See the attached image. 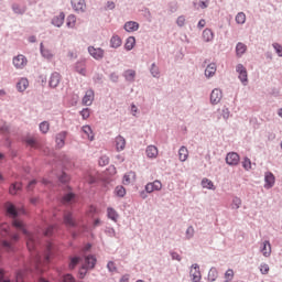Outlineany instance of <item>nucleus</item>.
<instances>
[{
    "label": "nucleus",
    "mask_w": 282,
    "mask_h": 282,
    "mask_svg": "<svg viewBox=\"0 0 282 282\" xmlns=\"http://www.w3.org/2000/svg\"><path fill=\"white\" fill-rule=\"evenodd\" d=\"M7 209V215L9 218H12V227L15 228L18 231H22L24 236H26V248L30 251L36 249L37 246V236L31 234L25 229V224L21 220L19 215H23L25 212L22 208H17L12 203H7L4 205Z\"/></svg>",
    "instance_id": "1"
},
{
    "label": "nucleus",
    "mask_w": 282,
    "mask_h": 282,
    "mask_svg": "<svg viewBox=\"0 0 282 282\" xmlns=\"http://www.w3.org/2000/svg\"><path fill=\"white\" fill-rule=\"evenodd\" d=\"M12 65L13 67H15L17 69H23L26 67L28 65V59L24 55L19 54L17 56H13L12 59Z\"/></svg>",
    "instance_id": "2"
},
{
    "label": "nucleus",
    "mask_w": 282,
    "mask_h": 282,
    "mask_svg": "<svg viewBox=\"0 0 282 282\" xmlns=\"http://www.w3.org/2000/svg\"><path fill=\"white\" fill-rule=\"evenodd\" d=\"M162 188H163V184L159 180L145 184V193H148V194H152L154 192H160V191H162Z\"/></svg>",
    "instance_id": "3"
},
{
    "label": "nucleus",
    "mask_w": 282,
    "mask_h": 282,
    "mask_svg": "<svg viewBox=\"0 0 282 282\" xmlns=\"http://www.w3.org/2000/svg\"><path fill=\"white\" fill-rule=\"evenodd\" d=\"M88 54L96 61H101L105 57V50L95 46H88Z\"/></svg>",
    "instance_id": "4"
},
{
    "label": "nucleus",
    "mask_w": 282,
    "mask_h": 282,
    "mask_svg": "<svg viewBox=\"0 0 282 282\" xmlns=\"http://www.w3.org/2000/svg\"><path fill=\"white\" fill-rule=\"evenodd\" d=\"M19 241V235H13L11 237V241H8V240H3L1 242V247L7 250V252H12L14 251V242H18Z\"/></svg>",
    "instance_id": "5"
},
{
    "label": "nucleus",
    "mask_w": 282,
    "mask_h": 282,
    "mask_svg": "<svg viewBox=\"0 0 282 282\" xmlns=\"http://www.w3.org/2000/svg\"><path fill=\"white\" fill-rule=\"evenodd\" d=\"M236 72H237V74H239L240 83H242L243 86H246L248 83V73H247L246 67H243L242 64H237Z\"/></svg>",
    "instance_id": "6"
},
{
    "label": "nucleus",
    "mask_w": 282,
    "mask_h": 282,
    "mask_svg": "<svg viewBox=\"0 0 282 282\" xmlns=\"http://www.w3.org/2000/svg\"><path fill=\"white\" fill-rule=\"evenodd\" d=\"M189 275H191L192 282H200L202 273L198 264H192Z\"/></svg>",
    "instance_id": "7"
},
{
    "label": "nucleus",
    "mask_w": 282,
    "mask_h": 282,
    "mask_svg": "<svg viewBox=\"0 0 282 282\" xmlns=\"http://www.w3.org/2000/svg\"><path fill=\"white\" fill-rule=\"evenodd\" d=\"M240 156L237 152H230L227 154V158L225 159V161L227 162V164L229 166H237L240 162Z\"/></svg>",
    "instance_id": "8"
},
{
    "label": "nucleus",
    "mask_w": 282,
    "mask_h": 282,
    "mask_svg": "<svg viewBox=\"0 0 282 282\" xmlns=\"http://www.w3.org/2000/svg\"><path fill=\"white\" fill-rule=\"evenodd\" d=\"M95 99V93L94 90H87L85 91L84 98H82V105L89 107L91 104H94Z\"/></svg>",
    "instance_id": "9"
},
{
    "label": "nucleus",
    "mask_w": 282,
    "mask_h": 282,
    "mask_svg": "<svg viewBox=\"0 0 282 282\" xmlns=\"http://www.w3.org/2000/svg\"><path fill=\"white\" fill-rule=\"evenodd\" d=\"M135 180H137L135 172H127L126 175H123L122 184L126 186H129L135 183Z\"/></svg>",
    "instance_id": "10"
},
{
    "label": "nucleus",
    "mask_w": 282,
    "mask_h": 282,
    "mask_svg": "<svg viewBox=\"0 0 282 282\" xmlns=\"http://www.w3.org/2000/svg\"><path fill=\"white\" fill-rule=\"evenodd\" d=\"M221 99H223V91H220V89H214L210 93V104L217 105L220 102Z\"/></svg>",
    "instance_id": "11"
},
{
    "label": "nucleus",
    "mask_w": 282,
    "mask_h": 282,
    "mask_svg": "<svg viewBox=\"0 0 282 282\" xmlns=\"http://www.w3.org/2000/svg\"><path fill=\"white\" fill-rule=\"evenodd\" d=\"M95 265H96L95 256H87V257H85V262L82 265V268L88 269V270H94Z\"/></svg>",
    "instance_id": "12"
},
{
    "label": "nucleus",
    "mask_w": 282,
    "mask_h": 282,
    "mask_svg": "<svg viewBox=\"0 0 282 282\" xmlns=\"http://www.w3.org/2000/svg\"><path fill=\"white\" fill-rule=\"evenodd\" d=\"M61 79L62 77L59 73L51 74L50 82H48L50 87L56 88L57 86H59Z\"/></svg>",
    "instance_id": "13"
},
{
    "label": "nucleus",
    "mask_w": 282,
    "mask_h": 282,
    "mask_svg": "<svg viewBox=\"0 0 282 282\" xmlns=\"http://www.w3.org/2000/svg\"><path fill=\"white\" fill-rule=\"evenodd\" d=\"M260 252L263 257L269 258L272 254V245L268 240L263 241Z\"/></svg>",
    "instance_id": "14"
},
{
    "label": "nucleus",
    "mask_w": 282,
    "mask_h": 282,
    "mask_svg": "<svg viewBox=\"0 0 282 282\" xmlns=\"http://www.w3.org/2000/svg\"><path fill=\"white\" fill-rule=\"evenodd\" d=\"M72 8L75 9L77 12H83L86 8L85 0H72Z\"/></svg>",
    "instance_id": "15"
},
{
    "label": "nucleus",
    "mask_w": 282,
    "mask_h": 282,
    "mask_svg": "<svg viewBox=\"0 0 282 282\" xmlns=\"http://www.w3.org/2000/svg\"><path fill=\"white\" fill-rule=\"evenodd\" d=\"M82 137H84V139L94 141V132L91 131L90 126L82 127Z\"/></svg>",
    "instance_id": "16"
},
{
    "label": "nucleus",
    "mask_w": 282,
    "mask_h": 282,
    "mask_svg": "<svg viewBox=\"0 0 282 282\" xmlns=\"http://www.w3.org/2000/svg\"><path fill=\"white\" fill-rule=\"evenodd\" d=\"M145 155H148V159H156L159 155V149L155 145H149L145 149Z\"/></svg>",
    "instance_id": "17"
},
{
    "label": "nucleus",
    "mask_w": 282,
    "mask_h": 282,
    "mask_svg": "<svg viewBox=\"0 0 282 282\" xmlns=\"http://www.w3.org/2000/svg\"><path fill=\"white\" fill-rule=\"evenodd\" d=\"M115 147L117 148L118 152L124 151L126 148V140L121 135H118L115 139Z\"/></svg>",
    "instance_id": "18"
},
{
    "label": "nucleus",
    "mask_w": 282,
    "mask_h": 282,
    "mask_svg": "<svg viewBox=\"0 0 282 282\" xmlns=\"http://www.w3.org/2000/svg\"><path fill=\"white\" fill-rule=\"evenodd\" d=\"M274 186V175L272 172H265V185L267 189L272 188Z\"/></svg>",
    "instance_id": "19"
},
{
    "label": "nucleus",
    "mask_w": 282,
    "mask_h": 282,
    "mask_svg": "<svg viewBox=\"0 0 282 282\" xmlns=\"http://www.w3.org/2000/svg\"><path fill=\"white\" fill-rule=\"evenodd\" d=\"M64 224H65V226H68V227H75L76 226V223L73 219V214L72 213L66 212L64 214Z\"/></svg>",
    "instance_id": "20"
},
{
    "label": "nucleus",
    "mask_w": 282,
    "mask_h": 282,
    "mask_svg": "<svg viewBox=\"0 0 282 282\" xmlns=\"http://www.w3.org/2000/svg\"><path fill=\"white\" fill-rule=\"evenodd\" d=\"M188 155H189V152H188V149L186 147L180 148V150H178V160H180V162H186V160H188Z\"/></svg>",
    "instance_id": "21"
},
{
    "label": "nucleus",
    "mask_w": 282,
    "mask_h": 282,
    "mask_svg": "<svg viewBox=\"0 0 282 282\" xmlns=\"http://www.w3.org/2000/svg\"><path fill=\"white\" fill-rule=\"evenodd\" d=\"M64 20H65V14L64 12L58 13V15L53 18V25L61 28L64 24Z\"/></svg>",
    "instance_id": "22"
},
{
    "label": "nucleus",
    "mask_w": 282,
    "mask_h": 282,
    "mask_svg": "<svg viewBox=\"0 0 282 282\" xmlns=\"http://www.w3.org/2000/svg\"><path fill=\"white\" fill-rule=\"evenodd\" d=\"M139 29V24L137 22H127L126 24H123V30H126V32H137Z\"/></svg>",
    "instance_id": "23"
},
{
    "label": "nucleus",
    "mask_w": 282,
    "mask_h": 282,
    "mask_svg": "<svg viewBox=\"0 0 282 282\" xmlns=\"http://www.w3.org/2000/svg\"><path fill=\"white\" fill-rule=\"evenodd\" d=\"M22 189V183H12L11 186H9V194L12 196L17 195L19 191Z\"/></svg>",
    "instance_id": "24"
},
{
    "label": "nucleus",
    "mask_w": 282,
    "mask_h": 282,
    "mask_svg": "<svg viewBox=\"0 0 282 282\" xmlns=\"http://www.w3.org/2000/svg\"><path fill=\"white\" fill-rule=\"evenodd\" d=\"M217 70L216 64H208V67H206L205 69V76L207 78H212L213 76H215Z\"/></svg>",
    "instance_id": "25"
},
{
    "label": "nucleus",
    "mask_w": 282,
    "mask_h": 282,
    "mask_svg": "<svg viewBox=\"0 0 282 282\" xmlns=\"http://www.w3.org/2000/svg\"><path fill=\"white\" fill-rule=\"evenodd\" d=\"M122 44V40L120 36L118 35H113L111 36V40H110V47L111 48H119Z\"/></svg>",
    "instance_id": "26"
},
{
    "label": "nucleus",
    "mask_w": 282,
    "mask_h": 282,
    "mask_svg": "<svg viewBox=\"0 0 282 282\" xmlns=\"http://www.w3.org/2000/svg\"><path fill=\"white\" fill-rule=\"evenodd\" d=\"M214 39H215V34L213 33L212 30L206 29L205 31H203V41H205L206 43H209Z\"/></svg>",
    "instance_id": "27"
},
{
    "label": "nucleus",
    "mask_w": 282,
    "mask_h": 282,
    "mask_svg": "<svg viewBox=\"0 0 282 282\" xmlns=\"http://www.w3.org/2000/svg\"><path fill=\"white\" fill-rule=\"evenodd\" d=\"M107 217L109 219H111V221L117 223L119 215H118L117 210H115L112 207H108L107 208Z\"/></svg>",
    "instance_id": "28"
},
{
    "label": "nucleus",
    "mask_w": 282,
    "mask_h": 282,
    "mask_svg": "<svg viewBox=\"0 0 282 282\" xmlns=\"http://www.w3.org/2000/svg\"><path fill=\"white\" fill-rule=\"evenodd\" d=\"M28 86H29V83H28V79L26 78H22L20 79L19 83H17V89L20 91V93H23L28 89Z\"/></svg>",
    "instance_id": "29"
},
{
    "label": "nucleus",
    "mask_w": 282,
    "mask_h": 282,
    "mask_svg": "<svg viewBox=\"0 0 282 282\" xmlns=\"http://www.w3.org/2000/svg\"><path fill=\"white\" fill-rule=\"evenodd\" d=\"M40 53L42 54L43 57L45 58H53V53L48 48H44V44L40 43Z\"/></svg>",
    "instance_id": "30"
},
{
    "label": "nucleus",
    "mask_w": 282,
    "mask_h": 282,
    "mask_svg": "<svg viewBox=\"0 0 282 282\" xmlns=\"http://www.w3.org/2000/svg\"><path fill=\"white\" fill-rule=\"evenodd\" d=\"M135 46V37L134 36H130L127 37L126 44L123 45V47L127 51H132V48Z\"/></svg>",
    "instance_id": "31"
},
{
    "label": "nucleus",
    "mask_w": 282,
    "mask_h": 282,
    "mask_svg": "<svg viewBox=\"0 0 282 282\" xmlns=\"http://www.w3.org/2000/svg\"><path fill=\"white\" fill-rule=\"evenodd\" d=\"M65 138H67V134L65 132H61L56 137V144L58 148H63L65 145Z\"/></svg>",
    "instance_id": "32"
},
{
    "label": "nucleus",
    "mask_w": 282,
    "mask_h": 282,
    "mask_svg": "<svg viewBox=\"0 0 282 282\" xmlns=\"http://www.w3.org/2000/svg\"><path fill=\"white\" fill-rule=\"evenodd\" d=\"M66 26H68V29H75V26H76V15L69 14L66 18Z\"/></svg>",
    "instance_id": "33"
},
{
    "label": "nucleus",
    "mask_w": 282,
    "mask_h": 282,
    "mask_svg": "<svg viewBox=\"0 0 282 282\" xmlns=\"http://www.w3.org/2000/svg\"><path fill=\"white\" fill-rule=\"evenodd\" d=\"M247 46L243 43H237L236 46V54L237 56L241 57L243 54H246Z\"/></svg>",
    "instance_id": "34"
},
{
    "label": "nucleus",
    "mask_w": 282,
    "mask_h": 282,
    "mask_svg": "<svg viewBox=\"0 0 282 282\" xmlns=\"http://www.w3.org/2000/svg\"><path fill=\"white\" fill-rule=\"evenodd\" d=\"M202 186H203V188H208L210 191L216 189L215 184L212 181H209L208 178H203Z\"/></svg>",
    "instance_id": "35"
},
{
    "label": "nucleus",
    "mask_w": 282,
    "mask_h": 282,
    "mask_svg": "<svg viewBox=\"0 0 282 282\" xmlns=\"http://www.w3.org/2000/svg\"><path fill=\"white\" fill-rule=\"evenodd\" d=\"M242 205V200L239 197H234L231 203V209L238 210Z\"/></svg>",
    "instance_id": "36"
},
{
    "label": "nucleus",
    "mask_w": 282,
    "mask_h": 282,
    "mask_svg": "<svg viewBox=\"0 0 282 282\" xmlns=\"http://www.w3.org/2000/svg\"><path fill=\"white\" fill-rule=\"evenodd\" d=\"M75 198V194H67L64 196V198H62V203H64V205H69L72 204L73 199Z\"/></svg>",
    "instance_id": "37"
},
{
    "label": "nucleus",
    "mask_w": 282,
    "mask_h": 282,
    "mask_svg": "<svg viewBox=\"0 0 282 282\" xmlns=\"http://www.w3.org/2000/svg\"><path fill=\"white\" fill-rule=\"evenodd\" d=\"M236 23L237 24H245L246 23V13H243V12L237 13Z\"/></svg>",
    "instance_id": "38"
},
{
    "label": "nucleus",
    "mask_w": 282,
    "mask_h": 282,
    "mask_svg": "<svg viewBox=\"0 0 282 282\" xmlns=\"http://www.w3.org/2000/svg\"><path fill=\"white\" fill-rule=\"evenodd\" d=\"M13 13L15 14H24L25 13V7H21L19 4L12 6Z\"/></svg>",
    "instance_id": "39"
},
{
    "label": "nucleus",
    "mask_w": 282,
    "mask_h": 282,
    "mask_svg": "<svg viewBox=\"0 0 282 282\" xmlns=\"http://www.w3.org/2000/svg\"><path fill=\"white\" fill-rule=\"evenodd\" d=\"M123 77L129 82H133L135 78V70H126V73H123Z\"/></svg>",
    "instance_id": "40"
},
{
    "label": "nucleus",
    "mask_w": 282,
    "mask_h": 282,
    "mask_svg": "<svg viewBox=\"0 0 282 282\" xmlns=\"http://www.w3.org/2000/svg\"><path fill=\"white\" fill-rule=\"evenodd\" d=\"M234 278H235V272L231 269L225 272V282H231Z\"/></svg>",
    "instance_id": "41"
},
{
    "label": "nucleus",
    "mask_w": 282,
    "mask_h": 282,
    "mask_svg": "<svg viewBox=\"0 0 282 282\" xmlns=\"http://www.w3.org/2000/svg\"><path fill=\"white\" fill-rule=\"evenodd\" d=\"M0 229H1V237H7L9 234L8 230L10 229V226L8 224H1Z\"/></svg>",
    "instance_id": "42"
},
{
    "label": "nucleus",
    "mask_w": 282,
    "mask_h": 282,
    "mask_svg": "<svg viewBox=\"0 0 282 282\" xmlns=\"http://www.w3.org/2000/svg\"><path fill=\"white\" fill-rule=\"evenodd\" d=\"M259 270H260V274L267 275L269 274L270 267L269 264L263 263V264H260Z\"/></svg>",
    "instance_id": "43"
},
{
    "label": "nucleus",
    "mask_w": 282,
    "mask_h": 282,
    "mask_svg": "<svg viewBox=\"0 0 282 282\" xmlns=\"http://www.w3.org/2000/svg\"><path fill=\"white\" fill-rule=\"evenodd\" d=\"M50 130V123L46 121H43L42 123H40V131H42L43 134H46V132H48Z\"/></svg>",
    "instance_id": "44"
},
{
    "label": "nucleus",
    "mask_w": 282,
    "mask_h": 282,
    "mask_svg": "<svg viewBox=\"0 0 282 282\" xmlns=\"http://www.w3.org/2000/svg\"><path fill=\"white\" fill-rule=\"evenodd\" d=\"M115 194H117L118 197H124L126 188L123 186H117Z\"/></svg>",
    "instance_id": "45"
},
{
    "label": "nucleus",
    "mask_w": 282,
    "mask_h": 282,
    "mask_svg": "<svg viewBox=\"0 0 282 282\" xmlns=\"http://www.w3.org/2000/svg\"><path fill=\"white\" fill-rule=\"evenodd\" d=\"M150 73L152 74L153 78H159L160 72H159V67H156L155 64H152V67L150 68Z\"/></svg>",
    "instance_id": "46"
},
{
    "label": "nucleus",
    "mask_w": 282,
    "mask_h": 282,
    "mask_svg": "<svg viewBox=\"0 0 282 282\" xmlns=\"http://www.w3.org/2000/svg\"><path fill=\"white\" fill-rule=\"evenodd\" d=\"M25 276V270H19L15 275V282H23V278Z\"/></svg>",
    "instance_id": "47"
},
{
    "label": "nucleus",
    "mask_w": 282,
    "mask_h": 282,
    "mask_svg": "<svg viewBox=\"0 0 282 282\" xmlns=\"http://www.w3.org/2000/svg\"><path fill=\"white\" fill-rule=\"evenodd\" d=\"M242 166L245 171H250L251 170V161L248 158H245L242 161Z\"/></svg>",
    "instance_id": "48"
},
{
    "label": "nucleus",
    "mask_w": 282,
    "mask_h": 282,
    "mask_svg": "<svg viewBox=\"0 0 282 282\" xmlns=\"http://www.w3.org/2000/svg\"><path fill=\"white\" fill-rule=\"evenodd\" d=\"M26 144L30 145L31 148H34V149L39 148L37 141L34 138L28 139Z\"/></svg>",
    "instance_id": "49"
},
{
    "label": "nucleus",
    "mask_w": 282,
    "mask_h": 282,
    "mask_svg": "<svg viewBox=\"0 0 282 282\" xmlns=\"http://www.w3.org/2000/svg\"><path fill=\"white\" fill-rule=\"evenodd\" d=\"M79 260L80 259L78 257L72 258V262H69V269L74 270L75 267L78 265Z\"/></svg>",
    "instance_id": "50"
},
{
    "label": "nucleus",
    "mask_w": 282,
    "mask_h": 282,
    "mask_svg": "<svg viewBox=\"0 0 282 282\" xmlns=\"http://www.w3.org/2000/svg\"><path fill=\"white\" fill-rule=\"evenodd\" d=\"M80 116H82V118H84V120H87V118L90 117V109H88V108L83 109L80 111Z\"/></svg>",
    "instance_id": "51"
},
{
    "label": "nucleus",
    "mask_w": 282,
    "mask_h": 282,
    "mask_svg": "<svg viewBox=\"0 0 282 282\" xmlns=\"http://www.w3.org/2000/svg\"><path fill=\"white\" fill-rule=\"evenodd\" d=\"M107 270H108V272H117V265L115 264V262H112V261L108 262Z\"/></svg>",
    "instance_id": "52"
},
{
    "label": "nucleus",
    "mask_w": 282,
    "mask_h": 282,
    "mask_svg": "<svg viewBox=\"0 0 282 282\" xmlns=\"http://www.w3.org/2000/svg\"><path fill=\"white\" fill-rule=\"evenodd\" d=\"M186 22V19L184 15H180L178 19H176V25L184 26Z\"/></svg>",
    "instance_id": "53"
},
{
    "label": "nucleus",
    "mask_w": 282,
    "mask_h": 282,
    "mask_svg": "<svg viewBox=\"0 0 282 282\" xmlns=\"http://www.w3.org/2000/svg\"><path fill=\"white\" fill-rule=\"evenodd\" d=\"M46 250L48 251V253H46V256H45V261L48 262V261H50V253H51L52 250H53V245H52V242H48V245L46 246Z\"/></svg>",
    "instance_id": "54"
},
{
    "label": "nucleus",
    "mask_w": 282,
    "mask_h": 282,
    "mask_svg": "<svg viewBox=\"0 0 282 282\" xmlns=\"http://www.w3.org/2000/svg\"><path fill=\"white\" fill-rule=\"evenodd\" d=\"M0 282H11V280L4 275V270H0Z\"/></svg>",
    "instance_id": "55"
},
{
    "label": "nucleus",
    "mask_w": 282,
    "mask_h": 282,
    "mask_svg": "<svg viewBox=\"0 0 282 282\" xmlns=\"http://www.w3.org/2000/svg\"><path fill=\"white\" fill-rule=\"evenodd\" d=\"M209 6V0H200V2L198 3V8L200 9H207Z\"/></svg>",
    "instance_id": "56"
},
{
    "label": "nucleus",
    "mask_w": 282,
    "mask_h": 282,
    "mask_svg": "<svg viewBox=\"0 0 282 282\" xmlns=\"http://www.w3.org/2000/svg\"><path fill=\"white\" fill-rule=\"evenodd\" d=\"M216 276H217L216 270H210L209 274H208V278H209L210 282H215L216 281Z\"/></svg>",
    "instance_id": "57"
},
{
    "label": "nucleus",
    "mask_w": 282,
    "mask_h": 282,
    "mask_svg": "<svg viewBox=\"0 0 282 282\" xmlns=\"http://www.w3.org/2000/svg\"><path fill=\"white\" fill-rule=\"evenodd\" d=\"M80 67V68H79ZM76 70H77V73H79L80 75H86V68L85 67H83V64H77V66H76Z\"/></svg>",
    "instance_id": "58"
},
{
    "label": "nucleus",
    "mask_w": 282,
    "mask_h": 282,
    "mask_svg": "<svg viewBox=\"0 0 282 282\" xmlns=\"http://www.w3.org/2000/svg\"><path fill=\"white\" fill-rule=\"evenodd\" d=\"M193 236H194V228L193 227H187V229H186V238L191 239V238H193Z\"/></svg>",
    "instance_id": "59"
},
{
    "label": "nucleus",
    "mask_w": 282,
    "mask_h": 282,
    "mask_svg": "<svg viewBox=\"0 0 282 282\" xmlns=\"http://www.w3.org/2000/svg\"><path fill=\"white\" fill-rule=\"evenodd\" d=\"M107 164H109V158L102 156L99 159V165L106 166Z\"/></svg>",
    "instance_id": "60"
},
{
    "label": "nucleus",
    "mask_w": 282,
    "mask_h": 282,
    "mask_svg": "<svg viewBox=\"0 0 282 282\" xmlns=\"http://www.w3.org/2000/svg\"><path fill=\"white\" fill-rule=\"evenodd\" d=\"M273 48L276 50V54L282 57V46L278 43H274Z\"/></svg>",
    "instance_id": "61"
},
{
    "label": "nucleus",
    "mask_w": 282,
    "mask_h": 282,
    "mask_svg": "<svg viewBox=\"0 0 282 282\" xmlns=\"http://www.w3.org/2000/svg\"><path fill=\"white\" fill-rule=\"evenodd\" d=\"M87 270H90V269L82 267V269L79 270V278L80 279H84L86 276Z\"/></svg>",
    "instance_id": "62"
},
{
    "label": "nucleus",
    "mask_w": 282,
    "mask_h": 282,
    "mask_svg": "<svg viewBox=\"0 0 282 282\" xmlns=\"http://www.w3.org/2000/svg\"><path fill=\"white\" fill-rule=\"evenodd\" d=\"M53 230H54V227H53V226L48 227V228L45 230L44 236H45V237H52Z\"/></svg>",
    "instance_id": "63"
},
{
    "label": "nucleus",
    "mask_w": 282,
    "mask_h": 282,
    "mask_svg": "<svg viewBox=\"0 0 282 282\" xmlns=\"http://www.w3.org/2000/svg\"><path fill=\"white\" fill-rule=\"evenodd\" d=\"M64 282H76L75 278L70 274L64 276Z\"/></svg>",
    "instance_id": "64"
}]
</instances>
